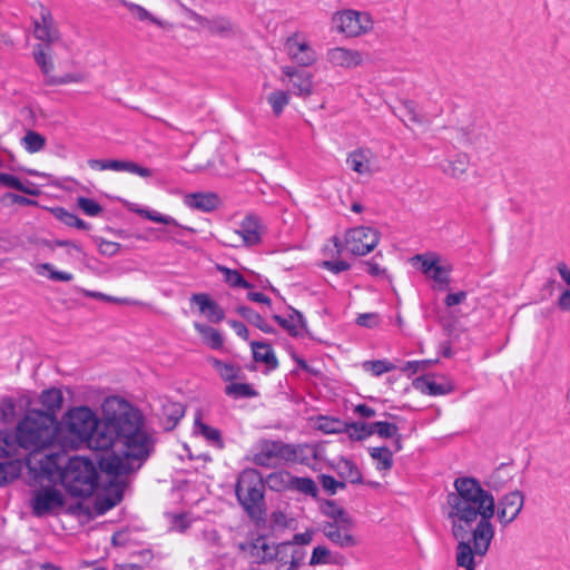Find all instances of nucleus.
<instances>
[{"mask_svg": "<svg viewBox=\"0 0 570 570\" xmlns=\"http://www.w3.org/2000/svg\"><path fill=\"white\" fill-rule=\"evenodd\" d=\"M225 392L227 395L234 397H252L257 394L256 391L246 383H232L226 386Z\"/></svg>", "mask_w": 570, "mask_h": 570, "instance_id": "obj_45", "label": "nucleus"}, {"mask_svg": "<svg viewBox=\"0 0 570 570\" xmlns=\"http://www.w3.org/2000/svg\"><path fill=\"white\" fill-rule=\"evenodd\" d=\"M323 513L333 520L331 523H343V527L355 524L348 512L337 505L334 501H326L324 503Z\"/></svg>", "mask_w": 570, "mask_h": 570, "instance_id": "obj_30", "label": "nucleus"}, {"mask_svg": "<svg viewBox=\"0 0 570 570\" xmlns=\"http://www.w3.org/2000/svg\"><path fill=\"white\" fill-rule=\"evenodd\" d=\"M62 431L70 438V445L82 444L89 449L107 451L121 444L120 454L107 452L99 458L101 471L121 476L137 471L149 456L151 439L144 430V417L139 410L118 396L107 397L102 403V419L87 406L70 410L62 422Z\"/></svg>", "mask_w": 570, "mask_h": 570, "instance_id": "obj_1", "label": "nucleus"}, {"mask_svg": "<svg viewBox=\"0 0 570 570\" xmlns=\"http://www.w3.org/2000/svg\"><path fill=\"white\" fill-rule=\"evenodd\" d=\"M345 164L360 177L370 178L377 173L376 155L366 146H360L347 153Z\"/></svg>", "mask_w": 570, "mask_h": 570, "instance_id": "obj_13", "label": "nucleus"}, {"mask_svg": "<svg viewBox=\"0 0 570 570\" xmlns=\"http://www.w3.org/2000/svg\"><path fill=\"white\" fill-rule=\"evenodd\" d=\"M291 99V90L278 88L272 90L267 95L266 102L271 107L273 115L275 117H281L284 114L286 107L289 106Z\"/></svg>", "mask_w": 570, "mask_h": 570, "instance_id": "obj_25", "label": "nucleus"}, {"mask_svg": "<svg viewBox=\"0 0 570 570\" xmlns=\"http://www.w3.org/2000/svg\"><path fill=\"white\" fill-rule=\"evenodd\" d=\"M453 488L446 495V517L458 542L455 563L463 570H475V556L484 557L494 538L491 520L495 514V500L471 476L456 478Z\"/></svg>", "mask_w": 570, "mask_h": 570, "instance_id": "obj_2", "label": "nucleus"}, {"mask_svg": "<svg viewBox=\"0 0 570 570\" xmlns=\"http://www.w3.org/2000/svg\"><path fill=\"white\" fill-rule=\"evenodd\" d=\"M2 202L6 204H18L21 206H29V205H36L37 203L32 199H29L27 197L13 194V193H7L2 197Z\"/></svg>", "mask_w": 570, "mask_h": 570, "instance_id": "obj_61", "label": "nucleus"}, {"mask_svg": "<svg viewBox=\"0 0 570 570\" xmlns=\"http://www.w3.org/2000/svg\"><path fill=\"white\" fill-rule=\"evenodd\" d=\"M325 60L333 68L353 69L363 63V55L358 50L334 47L326 51Z\"/></svg>", "mask_w": 570, "mask_h": 570, "instance_id": "obj_19", "label": "nucleus"}, {"mask_svg": "<svg viewBox=\"0 0 570 570\" xmlns=\"http://www.w3.org/2000/svg\"><path fill=\"white\" fill-rule=\"evenodd\" d=\"M363 368L365 371L372 372L374 375L379 376L386 372H390L395 368L393 363L377 360V361H366L363 363Z\"/></svg>", "mask_w": 570, "mask_h": 570, "instance_id": "obj_48", "label": "nucleus"}, {"mask_svg": "<svg viewBox=\"0 0 570 570\" xmlns=\"http://www.w3.org/2000/svg\"><path fill=\"white\" fill-rule=\"evenodd\" d=\"M371 458L376 462V468L384 474L393 466V452L386 446H377L370 449Z\"/></svg>", "mask_w": 570, "mask_h": 570, "instance_id": "obj_34", "label": "nucleus"}, {"mask_svg": "<svg viewBox=\"0 0 570 570\" xmlns=\"http://www.w3.org/2000/svg\"><path fill=\"white\" fill-rule=\"evenodd\" d=\"M78 206L90 216L99 215L102 212V207L94 199L80 197L78 198Z\"/></svg>", "mask_w": 570, "mask_h": 570, "instance_id": "obj_55", "label": "nucleus"}, {"mask_svg": "<svg viewBox=\"0 0 570 570\" xmlns=\"http://www.w3.org/2000/svg\"><path fill=\"white\" fill-rule=\"evenodd\" d=\"M62 456L58 452L46 453L42 459L31 456L28 460V483L42 484L57 483L77 497H89L97 485V471L94 463L83 458L69 459L65 469H61Z\"/></svg>", "mask_w": 570, "mask_h": 570, "instance_id": "obj_3", "label": "nucleus"}, {"mask_svg": "<svg viewBox=\"0 0 570 570\" xmlns=\"http://www.w3.org/2000/svg\"><path fill=\"white\" fill-rule=\"evenodd\" d=\"M341 474L346 478L351 483L362 484L363 476L357 466L350 460H341L340 462Z\"/></svg>", "mask_w": 570, "mask_h": 570, "instance_id": "obj_42", "label": "nucleus"}, {"mask_svg": "<svg viewBox=\"0 0 570 570\" xmlns=\"http://www.w3.org/2000/svg\"><path fill=\"white\" fill-rule=\"evenodd\" d=\"M304 451H309L313 456H316V451L313 448L293 446L282 442L271 441L262 444L261 451L254 455L253 461L261 466H269L274 459L296 462L301 460L299 454Z\"/></svg>", "mask_w": 570, "mask_h": 570, "instance_id": "obj_9", "label": "nucleus"}, {"mask_svg": "<svg viewBox=\"0 0 570 570\" xmlns=\"http://www.w3.org/2000/svg\"><path fill=\"white\" fill-rule=\"evenodd\" d=\"M209 322L219 323L224 320L225 314L224 311L219 307V305L213 301L207 312L204 315Z\"/></svg>", "mask_w": 570, "mask_h": 570, "instance_id": "obj_58", "label": "nucleus"}, {"mask_svg": "<svg viewBox=\"0 0 570 570\" xmlns=\"http://www.w3.org/2000/svg\"><path fill=\"white\" fill-rule=\"evenodd\" d=\"M320 482L323 489L330 494H335L338 489L343 490L346 488L344 482L337 481L332 475L327 474L320 475Z\"/></svg>", "mask_w": 570, "mask_h": 570, "instance_id": "obj_52", "label": "nucleus"}, {"mask_svg": "<svg viewBox=\"0 0 570 570\" xmlns=\"http://www.w3.org/2000/svg\"><path fill=\"white\" fill-rule=\"evenodd\" d=\"M374 428H376V434L385 439L394 438L399 432V426L389 422H374Z\"/></svg>", "mask_w": 570, "mask_h": 570, "instance_id": "obj_54", "label": "nucleus"}, {"mask_svg": "<svg viewBox=\"0 0 570 570\" xmlns=\"http://www.w3.org/2000/svg\"><path fill=\"white\" fill-rule=\"evenodd\" d=\"M131 210L135 212L136 214H138L139 216H141L146 219H149L151 222H155V223L165 224V225H170V224L177 225V222L170 216H164L159 213L151 212V210H148L145 208H131Z\"/></svg>", "mask_w": 570, "mask_h": 570, "instance_id": "obj_47", "label": "nucleus"}, {"mask_svg": "<svg viewBox=\"0 0 570 570\" xmlns=\"http://www.w3.org/2000/svg\"><path fill=\"white\" fill-rule=\"evenodd\" d=\"M19 449H22L18 442V432L14 435L9 431H0V458L9 459L19 455Z\"/></svg>", "mask_w": 570, "mask_h": 570, "instance_id": "obj_28", "label": "nucleus"}, {"mask_svg": "<svg viewBox=\"0 0 570 570\" xmlns=\"http://www.w3.org/2000/svg\"><path fill=\"white\" fill-rule=\"evenodd\" d=\"M262 475L254 469L244 470L236 483L238 502L255 521H263L266 514Z\"/></svg>", "mask_w": 570, "mask_h": 570, "instance_id": "obj_6", "label": "nucleus"}, {"mask_svg": "<svg viewBox=\"0 0 570 570\" xmlns=\"http://www.w3.org/2000/svg\"><path fill=\"white\" fill-rule=\"evenodd\" d=\"M438 360H423V361H410L403 367V372H410L414 374L419 371H424L429 368L431 365L435 364Z\"/></svg>", "mask_w": 570, "mask_h": 570, "instance_id": "obj_56", "label": "nucleus"}, {"mask_svg": "<svg viewBox=\"0 0 570 570\" xmlns=\"http://www.w3.org/2000/svg\"><path fill=\"white\" fill-rule=\"evenodd\" d=\"M195 433L203 435L206 440L213 442L219 449L223 448L224 443L222 440L220 432L217 429H214L202 422L200 415H197L195 419Z\"/></svg>", "mask_w": 570, "mask_h": 570, "instance_id": "obj_37", "label": "nucleus"}, {"mask_svg": "<svg viewBox=\"0 0 570 570\" xmlns=\"http://www.w3.org/2000/svg\"><path fill=\"white\" fill-rule=\"evenodd\" d=\"M512 480V471L509 466L502 465L491 473L485 480V485L494 491L502 490Z\"/></svg>", "mask_w": 570, "mask_h": 570, "instance_id": "obj_33", "label": "nucleus"}, {"mask_svg": "<svg viewBox=\"0 0 570 570\" xmlns=\"http://www.w3.org/2000/svg\"><path fill=\"white\" fill-rule=\"evenodd\" d=\"M264 226L255 215L245 216L238 227L224 234L225 244L233 248L253 247L262 243Z\"/></svg>", "mask_w": 570, "mask_h": 570, "instance_id": "obj_8", "label": "nucleus"}, {"mask_svg": "<svg viewBox=\"0 0 570 570\" xmlns=\"http://www.w3.org/2000/svg\"><path fill=\"white\" fill-rule=\"evenodd\" d=\"M273 318L293 336L299 335L298 328L307 331L304 316L297 309L292 308V314L288 318L281 317L279 315H274Z\"/></svg>", "mask_w": 570, "mask_h": 570, "instance_id": "obj_26", "label": "nucleus"}, {"mask_svg": "<svg viewBox=\"0 0 570 570\" xmlns=\"http://www.w3.org/2000/svg\"><path fill=\"white\" fill-rule=\"evenodd\" d=\"M354 525L343 527V523H324V535L341 548H353L357 544L356 538L351 533Z\"/></svg>", "mask_w": 570, "mask_h": 570, "instance_id": "obj_21", "label": "nucleus"}, {"mask_svg": "<svg viewBox=\"0 0 570 570\" xmlns=\"http://www.w3.org/2000/svg\"><path fill=\"white\" fill-rule=\"evenodd\" d=\"M336 32L347 38H358L368 33L374 26L372 16L365 11L343 9L333 13L331 18Z\"/></svg>", "mask_w": 570, "mask_h": 570, "instance_id": "obj_7", "label": "nucleus"}, {"mask_svg": "<svg viewBox=\"0 0 570 570\" xmlns=\"http://www.w3.org/2000/svg\"><path fill=\"white\" fill-rule=\"evenodd\" d=\"M212 363L223 380L232 381L239 377V367H235L233 364L224 363L217 358H213Z\"/></svg>", "mask_w": 570, "mask_h": 570, "instance_id": "obj_44", "label": "nucleus"}, {"mask_svg": "<svg viewBox=\"0 0 570 570\" xmlns=\"http://www.w3.org/2000/svg\"><path fill=\"white\" fill-rule=\"evenodd\" d=\"M26 150L35 154L45 148L46 138L37 131L28 130L21 139Z\"/></svg>", "mask_w": 570, "mask_h": 570, "instance_id": "obj_39", "label": "nucleus"}, {"mask_svg": "<svg viewBox=\"0 0 570 570\" xmlns=\"http://www.w3.org/2000/svg\"><path fill=\"white\" fill-rule=\"evenodd\" d=\"M250 346L256 362L265 363L271 370L278 366V361L269 344L254 341Z\"/></svg>", "mask_w": 570, "mask_h": 570, "instance_id": "obj_27", "label": "nucleus"}, {"mask_svg": "<svg viewBox=\"0 0 570 570\" xmlns=\"http://www.w3.org/2000/svg\"><path fill=\"white\" fill-rule=\"evenodd\" d=\"M381 234L368 226L351 228L345 234L344 244L351 254L363 256L371 253L379 244Z\"/></svg>", "mask_w": 570, "mask_h": 570, "instance_id": "obj_12", "label": "nucleus"}, {"mask_svg": "<svg viewBox=\"0 0 570 570\" xmlns=\"http://www.w3.org/2000/svg\"><path fill=\"white\" fill-rule=\"evenodd\" d=\"M356 323L360 326L373 327L377 324V315L375 313H364L358 315Z\"/></svg>", "mask_w": 570, "mask_h": 570, "instance_id": "obj_64", "label": "nucleus"}, {"mask_svg": "<svg viewBox=\"0 0 570 570\" xmlns=\"http://www.w3.org/2000/svg\"><path fill=\"white\" fill-rule=\"evenodd\" d=\"M37 269L39 272L41 269L49 272V277L53 281L70 282L72 279V275L70 273L55 271L53 266L49 263L38 265Z\"/></svg>", "mask_w": 570, "mask_h": 570, "instance_id": "obj_53", "label": "nucleus"}, {"mask_svg": "<svg viewBox=\"0 0 570 570\" xmlns=\"http://www.w3.org/2000/svg\"><path fill=\"white\" fill-rule=\"evenodd\" d=\"M524 504V497L520 491L505 494L498 502V519L505 527L517 519Z\"/></svg>", "mask_w": 570, "mask_h": 570, "instance_id": "obj_20", "label": "nucleus"}, {"mask_svg": "<svg viewBox=\"0 0 570 570\" xmlns=\"http://www.w3.org/2000/svg\"><path fill=\"white\" fill-rule=\"evenodd\" d=\"M51 213L57 219L67 226H73L79 229H88V225L83 220L61 207L52 208Z\"/></svg>", "mask_w": 570, "mask_h": 570, "instance_id": "obj_40", "label": "nucleus"}, {"mask_svg": "<svg viewBox=\"0 0 570 570\" xmlns=\"http://www.w3.org/2000/svg\"><path fill=\"white\" fill-rule=\"evenodd\" d=\"M0 185H4L10 188H14L28 195L36 196L38 190L26 187L17 177L9 174H0Z\"/></svg>", "mask_w": 570, "mask_h": 570, "instance_id": "obj_46", "label": "nucleus"}, {"mask_svg": "<svg viewBox=\"0 0 570 570\" xmlns=\"http://www.w3.org/2000/svg\"><path fill=\"white\" fill-rule=\"evenodd\" d=\"M281 71L288 79L296 97L306 99L313 95L314 75L312 72L296 66H284Z\"/></svg>", "mask_w": 570, "mask_h": 570, "instance_id": "obj_16", "label": "nucleus"}, {"mask_svg": "<svg viewBox=\"0 0 570 570\" xmlns=\"http://www.w3.org/2000/svg\"><path fill=\"white\" fill-rule=\"evenodd\" d=\"M217 269L224 274L225 282L233 287L250 288L252 285L244 279L240 273L236 269H230L225 266H217Z\"/></svg>", "mask_w": 570, "mask_h": 570, "instance_id": "obj_43", "label": "nucleus"}, {"mask_svg": "<svg viewBox=\"0 0 570 570\" xmlns=\"http://www.w3.org/2000/svg\"><path fill=\"white\" fill-rule=\"evenodd\" d=\"M190 302L195 303L198 306L200 314L205 315L213 299L209 297L208 294L199 293L193 294L190 297Z\"/></svg>", "mask_w": 570, "mask_h": 570, "instance_id": "obj_60", "label": "nucleus"}, {"mask_svg": "<svg viewBox=\"0 0 570 570\" xmlns=\"http://www.w3.org/2000/svg\"><path fill=\"white\" fill-rule=\"evenodd\" d=\"M68 47L61 42L38 43L33 48V59L50 86L80 85L88 80V73L82 70L58 75L57 69L63 65V55Z\"/></svg>", "mask_w": 570, "mask_h": 570, "instance_id": "obj_5", "label": "nucleus"}, {"mask_svg": "<svg viewBox=\"0 0 570 570\" xmlns=\"http://www.w3.org/2000/svg\"><path fill=\"white\" fill-rule=\"evenodd\" d=\"M41 404L46 407L48 414L55 417V412L61 407L62 394L60 390L51 389L42 392L40 396Z\"/></svg>", "mask_w": 570, "mask_h": 570, "instance_id": "obj_36", "label": "nucleus"}, {"mask_svg": "<svg viewBox=\"0 0 570 570\" xmlns=\"http://www.w3.org/2000/svg\"><path fill=\"white\" fill-rule=\"evenodd\" d=\"M119 1L127 8V10L130 12V14L137 21H140V22L148 21V22H150L159 28H163V29L170 27L169 22L157 18L156 16H154L149 10H147L142 6L127 1V0H119Z\"/></svg>", "mask_w": 570, "mask_h": 570, "instance_id": "obj_24", "label": "nucleus"}, {"mask_svg": "<svg viewBox=\"0 0 570 570\" xmlns=\"http://www.w3.org/2000/svg\"><path fill=\"white\" fill-rule=\"evenodd\" d=\"M413 261L421 263V272L434 282V288L446 291L451 282L453 267L438 255H415Z\"/></svg>", "mask_w": 570, "mask_h": 570, "instance_id": "obj_11", "label": "nucleus"}, {"mask_svg": "<svg viewBox=\"0 0 570 570\" xmlns=\"http://www.w3.org/2000/svg\"><path fill=\"white\" fill-rule=\"evenodd\" d=\"M107 169L129 171L144 178H149L153 176V169L128 160H107Z\"/></svg>", "mask_w": 570, "mask_h": 570, "instance_id": "obj_29", "label": "nucleus"}, {"mask_svg": "<svg viewBox=\"0 0 570 570\" xmlns=\"http://www.w3.org/2000/svg\"><path fill=\"white\" fill-rule=\"evenodd\" d=\"M466 296L468 294L465 291L450 293L445 296L444 304L446 307H453L455 305L463 303L466 299Z\"/></svg>", "mask_w": 570, "mask_h": 570, "instance_id": "obj_63", "label": "nucleus"}, {"mask_svg": "<svg viewBox=\"0 0 570 570\" xmlns=\"http://www.w3.org/2000/svg\"><path fill=\"white\" fill-rule=\"evenodd\" d=\"M185 204L200 212L209 213L220 207L222 200L216 193H193L184 197Z\"/></svg>", "mask_w": 570, "mask_h": 570, "instance_id": "obj_23", "label": "nucleus"}, {"mask_svg": "<svg viewBox=\"0 0 570 570\" xmlns=\"http://www.w3.org/2000/svg\"><path fill=\"white\" fill-rule=\"evenodd\" d=\"M22 468L23 463L21 460L0 462V487H4L18 479Z\"/></svg>", "mask_w": 570, "mask_h": 570, "instance_id": "obj_31", "label": "nucleus"}, {"mask_svg": "<svg viewBox=\"0 0 570 570\" xmlns=\"http://www.w3.org/2000/svg\"><path fill=\"white\" fill-rule=\"evenodd\" d=\"M237 313L245 318L248 323L255 325L261 331L265 333H273L274 330L271 327L265 320L256 312H254L252 308L247 306H239L237 307Z\"/></svg>", "mask_w": 570, "mask_h": 570, "instance_id": "obj_38", "label": "nucleus"}, {"mask_svg": "<svg viewBox=\"0 0 570 570\" xmlns=\"http://www.w3.org/2000/svg\"><path fill=\"white\" fill-rule=\"evenodd\" d=\"M185 409L180 403L170 402L163 406V420L165 430H173L184 416Z\"/></svg>", "mask_w": 570, "mask_h": 570, "instance_id": "obj_32", "label": "nucleus"}, {"mask_svg": "<svg viewBox=\"0 0 570 570\" xmlns=\"http://www.w3.org/2000/svg\"><path fill=\"white\" fill-rule=\"evenodd\" d=\"M285 51L296 67H311L317 61V53L306 38L295 32L285 41Z\"/></svg>", "mask_w": 570, "mask_h": 570, "instance_id": "obj_14", "label": "nucleus"}, {"mask_svg": "<svg viewBox=\"0 0 570 570\" xmlns=\"http://www.w3.org/2000/svg\"><path fill=\"white\" fill-rule=\"evenodd\" d=\"M16 416V405L11 399L0 402V422L10 423Z\"/></svg>", "mask_w": 570, "mask_h": 570, "instance_id": "obj_51", "label": "nucleus"}, {"mask_svg": "<svg viewBox=\"0 0 570 570\" xmlns=\"http://www.w3.org/2000/svg\"><path fill=\"white\" fill-rule=\"evenodd\" d=\"M99 252L105 256H114L120 249V244L116 242L99 239L98 240Z\"/></svg>", "mask_w": 570, "mask_h": 570, "instance_id": "obj_59", "label": "nucleus"}, {"mask_svg": "<svg viewBox=\"0 0 570 570\" xmlns=\"http://www.w3.org/2000/svg\"><path fill=\"white\" fill-rule=\"evenodd\" d=\"M469 167V158L466 155H461L452 160H449L444 166L443 170L445 174L452 177H459L466 173Z\"/></svg>", "mask_w": 570, "mask_h": 570, "instance_id": "obj_41", "label": "nucleus"}, {"mask_svg": "<svg viewBox=\"0 0 570 570\" xmlns=\"http://www.w3.org/2000/svg\"><path fill=\"white\" fill-rule=\"evenodd\" d=\"M346 431L352 440H363L365 439V422L353 423L347 426Z\"/></svg>", "mask_w": 570, "mask_h": 570, "instance_id": "obj_62", "label": "nucleus"}, {"mask_svg": "<svg viewBox=\"0 0 570 570\" xmlns=\"http://www.w3.org/2000/svg\"><path fill=\"white\" fill-rule=\"evenodd\" d=\"M194 327L200 334L203 342L212 348L217 350L223 346V337L214 327L200 323H195Z\"/></svg>", "mask_w": 570, "mask_h": 570, "instance_id": "obj_35", "label": "nucleus"}, {"mask_svg": "<svg viewBox=\"0 0 570 570\" xmlns=\"http://www.w3.org/2000/svg\"><path fill=\"white\" fill-rule=\"evenodd\" d=\"M33 35L40 43L58 42L60 32L49 9L40 6L39 16L33 20Z\"/></svg>", "mask_w": 570, "mask_h": 570, "instance_id": "obj_18", "label": "nucleus"}, {"mask_svg": "<svg viewBox=\"0 0 570 570\" xmlns=\"http://www.w3.org/2000/svg\"><path fill=\"white\" fill-rule=\"evenodd\" d=\"M291 542H284L275 547L269 544L264 537H258L249 543H240L239 549L246 551L252 559L258 564L272 561L278 553L279 549L286 548Z\"/></svg>", "mask_w": 570, "mask_h": 570, "instance_id": "obj_17", "label": "nucleus"}, {"mask_svg": "<svg viewBox=\"0 0 570 570\" xmlns=\"http://www.w3.org/2000/svg\"><path fill=\"white\" fill-rule=\"evenodd\" d=\"M330 550L324 546H317L314 548L312 558L309 560L311 566L327 563V559L330 558Z\"/></svg>", "mask_w": 570, "mask_h": 570, "instance_id": "obj_57", "label": "nucleus"}, {"mask_svg": "<svg viewBox=\"0 0 570 570\" xmlns=\"http://www.w3.org/2000/svg\"><path fill=\"white\" fill-rule=\"evenodd\" d=\"M293 485L302 493L315 497L317 493L316 483L309 478H295L292 481Z\"/></svg>", "mask_w": 570, "mask_h": 570, "instance_id": "obj_50", "label": "nucleus"}, {"mask_svg": "<svg viewBox=\"0 0 570 570\" xmlns=\"http://www.w3.org/2000/svg\"><path fill=\"white\" fill-rule=\"evenodd\" d=\"M48 481L39 484L41 488L32 491L30 505L36 517H43L55 513L65 504L63 495Z\"/></svg>", "mask_w": 570, "mask_h": 570, "instance_id": "obj_10", "label": "nucleus"}, {"mask_svg": "<svg viewBox=\"0 0 570 570\" xmlns=\"http://www.w3.org/2000/svg\"><path fill=\"white\" fill-rule=\"evenodd\" d=\"M433 377L434 375L416 377L413 381L414 389L433 396L445 395L455 390V385L452 381L443 377L441 382H436Z\"/></svg>", "mask_w": 570, "mask_h": 570, "instance_id": "obj_22", "label": "nucleus"}, {"mask_svg": "<svg viewBox=\"0 0 570 570\" xmlns=\"http://www.w3.org/2000/svg\"><path fill=\"white\" fill-rule=\"evenodd\" d=\"M189 16L202 28L210 35L219 38H233L239 33L238 26L226 16L203 17L195 11H189Z\"/></svg>", "mask_w": 570, "mask_h": 570, "instance_id": "obj_15", "label": "nucleus"}, {"mask_svg": "<svg viewBox=\"0 0 570 570\" xmlns=\"http://www.w3.org/2000/svg\"><path fill=\"white\" fill-rule=\"evenodd\" d=\"M125 485L126 484L124 482H117L115 485L114 497L100 500V502H99L100 512H105V511L111 509L112 507H115L122 500V491H124Z\"/></svg>", "mask_w": 570, "mask_h": 570, "instance_id": "obj_49", "label": "nucleus"}, {"mask_svg": "<svg viewBox=\"0 0 570 570\" xmlns=\"http://www.w3.org/2000/svg\"><path fill=\"white\" fill-rule=\"evenodd\" d=\"M16 429L21 448L30 451L26 462L27 465L31 456H36L39 460L46 455H42L40 452L53 443L57 434L55 417L38 410L29 411Z\"/></svg>", "mask_w": 570, "mask_h": 570, "instance_id": "obj_4", "label": "nucleus"}]
</instances>
